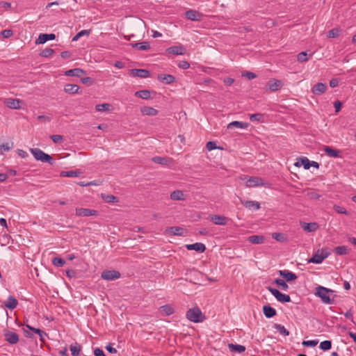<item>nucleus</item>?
<instances>
[{
	"instance_id": "nucleus-1",
	"label": "nucleus",
	"mask_w": 356,
	"mask_h": 356,
	"mask_svg": "<svg viewBox=\"0 0 356 356\" xmlns=\"http://www.w3.org/2000/svg\"><path fill=\"white\" fill-rule=\"evenodd\" d=\"M30 151L37 161H40L44 163H48L51 165L54 164V160L53 159V158L49 154L44 153L40 149L31 148Z\"/></svg>"
},
{
	"instance_id": "nucleus-2",
	"label": "nucleus",
	"mask_w": 356,
	"mask_h": 356,
	"mask_svg": "<svg viewBox=\"0 0 356 356\" xmlns=\"http://www.w3.org/2000/svg\"><path fill=\"white\" fill-rule=\"evenodd\" d=\"M334 291L325 287L318 286L316 288L315 294L320 297L322 301L325 304H332L334 300L331 299L328 293H332Z\"/></svg>"
},
{
	"instance_id": "nucleus-3",
	"label": "nucleus",
	"mask_w": 356,
	"mask_h": 356,
	"mask_svg": "<svg viewBox=\"0 0 356 356\" xmlns=\"http://www.w3.org/2000/svg\"><path fill=\"white\" fill-rule=\"evenodd\" d=\"M186 318L193 323L202 322L204 318L201 310L197 307L189 309L186 312Z\"/></svg>"
},
{
	"instance_id": "nucleus-4",
	"label": "nucleus",
	"mask_w": 356,
	"mask_h": 356,
	"mask_svg": "<svg viewBox=\"0 0 356 356\" xmlns=\"http://www.w3.org/2000/svg\"><path fill=\"white\" fill-rule=\"evenodd\" d=\"M330 252L327 249L318 250L313 256L309 259V263L321 264L326 259Z\"/></svg>"
},
{
	"instance_id": "nucleus-5",
	"label": "nucleus",
	"mask_w": 356,
	"mask_h": 356,
	"mask_svg": "<svg viewBox=\"0 0 356 356\" xmlns=\"http://www.w3.org/2000/svg\"><path fill=\"white\" fill-rule=\"evenodd\" d=\"M101 277L104 280L113 281L120 277V273L115 270H104L102 273Z\"/></svg>"
},
{
	"instance_id": "nucleus-6",
	"label": "nucleus",
	"mask_w": 356,
	"mask_h": 356,
	"mask_svg": "<svg viewBox=\"0 0 356 356\" xmlns=\"http://www.w3.org/2000/svg\"><path fill=\"white\" fill-rule=\"evenodd\" d=\"M261 186H268V184L258 177H250L246 181L247 187H256Z\"/></svg>"
},
{
	"instance_id": "nucleus-7",
	"label": "nucleus",
	"mask_w": 356,
	"mask_h": 356,
	"mask_svg": "<svg viewBox=\"0 0 356 356\" xmlns=\"http://www.w3.org/2000/svg\"><path fill=\"white\" fill-rule=\"evenodd\" d=\"M3 335L5 340L10 344H16L19 341V336L14 332L5 331Z\"/></svg>"
},
{
	"instance_id": "nucleus-8",
	"label": "nucleus",
	"mask_w": 356,
	"mask_h": 356,
	"mask_svg": "<svg viewBox=\"0 0 356 356\" xmlns=\"http://www.w3.org/2000/svg\"><path fill=\"white\" fill-rule=\"evenodd\" d=\"M98 212L94 209H84V208H77L76 209V215L78 216H96Z\"/></svg>"
},
{
	"instance_id": "nucleus-9",
	"label": "nucleus",
	"mask_w": 356,
	"mask_h": 356,
	"mask_svg": "<svg viewBox=\"0 0 356 356\" xmlns=\"http://www.w3.org/2000/svg\"><path fill=\"white\" fill-rule=\"evenodd\" d=\"M56 38L54 33H41L35 40L36 44H44L48 40H52Z\"/></svg>"
},
{
	"instance_id": "nucleus-10",
	"label": "nucleus",
	"mask_w": 356,
	"mask_h": 356,
	"mask_svg": "<svg viewBox=\"0 0 356 356\" xmlns=\"http://www.w3.org/2000/svg\"><path fill=\"white\" fill-rule=\"evenodd\" d=\"M130 74L133 76L147 78L150 75V72L145 69H132L130 70Z\"/></svg>"
},
{
	"instance_id": "nucleus-11",
	"label": "nucleus",
	"mask_w": 356,
	"mask_h": 356,
	"mask_svg": "<svg viewBox=\"0 0 356 356\" xmlns=\"http://www.w3.org/2000/svg\"><path fill=\"white\" fill-rule=\"evenodd\" d=\"M327 88V86L325 83H318L312 88V92L315 95H321L326 91Z\"/></svg>"
},
{
	"instance_id": "nucleus-12",
	"label": "nucleus",
	"mask_w": 356,
	"mask_h": 356,
	"mask_svg": "<svg viewBox=\"0 0 356 356\" xmlns=\"http://www.w3.org/2000/svg\"><path fill=\"white\" fill-rule=\"evenodd\" d=\"M210 220L212 222L218 225H225L227 223L228 218L224 216L211 215Z\"/></svg>"
},
{
	"instance_id": "nucleus-13",
	"label": "nucleus",
	"mask_w": 356,
	"mask_h": 356,
	"mask_svg": "<svg viewBox=\"0 0 356 356\" xmlns=\"http://www.w3.org/2000/svg\"><path fill=\"white\" fill-rule=\"evenodd\" d=\"M267 86L270 91L275 92L280 89L282 87L283 83L280 80L270 79L267 83Z\"/></svg>"
},
{
	"instance_id": "nucleus-14",
	"label": "nucleus",
	"mask_w": 356,
	"mask_h": 356,
	"mask_svg": "<svg viewBox=\"0 0 356 356\" xmlns=\"http://www.w3.org/2000/svg\"><path fill=\"white\" fill-rule=\"evenodd\" d=\"M241 203L248 209L258 210L260 209V203L257 201L240 200Z\"/></svg>"
},
{
	"instance_id": "nucleus-15",
	"label": "nucleus",
	"mask_w": 356,
	"mask_h": 356,
	"mask_svg": "<svg viewBox=\"0 0 356 356\" xmlns=\"http://www.w3.org/2000/svg\"><path fill=\"white\" fill-rule=\"evenodd\" d=\"M157 79L165 84H170L175 81V77L171 74H160L157 76Z\"/></svg>"
},
{
	"instance_id": "nucleus-16",
	"label": "nucleus",
	"mask_w": 356,
	"mask_h": 356,
	"mask_svg": "<svg viewBox=\"0 0 356 356\" xmlns=\"http://www.w3.org/2000/svg\"><path fill=\"white\" fill-rule=\"evenodd\" d=\"M186 248L188 250H195L197 252H204L206 250V246L202 243H195L193 244L186 245Z\"/></svg>"
},
{
	"instance_id": "nucleus-17",
	"label": "nucleus",
	"mask_w": 356,
	"mask_h": 356,
	"mask_svg": "<svg viewBox=\"0 0 356 356\" xmlns=\"http://www.w3.org/2000/svg\"><path fill=\"white\" fill-rule=\"evenodd\" d=\"M166 232L170 233L173 236H184V233H186V230L181 227H170L165 230Z\"/></svg>"
},
{
	"instance_id": "nucleus-18",
	"label": "nucleus",
	"mask_w": 356,
	"mask_h": 356,
	"mask_svg": "<svg viewBox=\"0 0 356 356\" xmlns=\"http://www.w3.org/2000/svg\"><path fill=\"white\" fill-rule=\"evenodd\" d=\"M4 103L10 108L19 109L20 108L21 101L17 99L8 98L5 99Z\"/></svg>"
},
{
	"instance_id": "nucleus-19",
	"label": "nucleus",
	"mask_w": 356,
	"mask_h": 356,
	"mask_svg": "<svg viewBox=\"0 0 356 356\" xmlns=\"http://www.w3.org/2000/svg\"><path fill=\"white\" fill-rule=\"evenodd\" d=\"M185 16L187 19L192 21H199L201 18V14L196 10H189L185 13Z\"/></svg>"
},
{
	"instance_id": "nucleus-20",
	"label": "nucleus",
	"mask_w": 356,
	"mask_h": 356,
	"mask_svg": "<svg viewBox=\"0 0 356 356\" xmlns=\"http://www.w3.org/2000/svg\"><path fill=\"white\" fill-rule=\"evenodd\" d=\"M263 313L264 316L268 318H273L277 314L275 309L269 305H265L263 307Z\"/></svg>"
},
{
	"instance_id": "nucleus-21",
	"label": "nucleus",
	"mask_w": 356,
	"mask_h": 356,
	"mask_svg": "<svg viewBox=\"0 0 356 356\" xmlns=\"http://www.w3.org/2000/svg\"><path fill=\"white\" fill-rule=\"evenodd\" d=\"M86 72L81 68L71 69L65 72L66 76L81 77L82 75L86 74Z\"/></svg>"
},
{
	"instance_id": "nucleus-22",
	"label": "nucleus",
	"mask_w": 356,
	"mask_h": 356,
	"mask_svg": "<svg viewBox=\"0 0 356 356\" xmlns=\"http://www.w3.org/2000/svg\"><path fill=\"white\" fill-rule=\"evenodd\" d=\"M185 49L182 46H172L166 49L168 54H172L175 55H183L184 54Z\"/></svg>"
},
{
	"instance_id": "nucleus-23",
	"label": "nucleus",
	"mask_w": 356,
	"mask_h": 356,
	"mask_svg": "<svg viewBox=\"0 0 356 356\" xmlns=\"http://www.w3.org/2000/svg\"><path fill=\"white\" fill-rule=\"evenodd\" d=\"M18 304L17 300L14 298L13 296H10L7 300L4 302V306L9 309H14L16 308L17 305Z\"/></svg>"
},
{
	"instance_id": "nucleus-24",
	"label": "nucleus",
	"mask_w": 356,
	"mask_h": 356,
	"mask_svg": "<svg viewBox=\"0 0 356 356\" xmlns=\"http://www.w3.org/2000/svg\"><path fill=\"white\" fill-rule=\"evenodd\" d=\"M279 274L280 276L285 278L287 282L293 281L297 279L296 275L289 270H280Z\"/></svg>"
},
{
	"instance_id": "nucleus-25",
	"label": "nucleus",
	"mask_w": 356,
	"mask_h": 356,
	"mask_svg": "<svg viewBox=\"0 0 356 356\" xmlns=\"http://www.w3.org/2000/svg\"><path fill=\"white\" fill-rule=\"evenodd\" d=\"M249 126L247 122H243L239 121H233L227 124V128L228 129H233L234 127L239 129H246Z\"/></svg>"
},
{
	"instance_id": "nucleus-26",
	"label": "nucleus",
	"mask_w": 356,
	"mask_h": 356,
	"mask_svg": "<svg viewBox=\"0 0 356 356\" xmlns=\"http://www.w3.org/2000/svg\"><path fill=\"white\" fill-rule=\"evenodd\" d=\"M79 87L76 84L67 83L64 87V91L69 94H76L79 92Z\"/></svg>"
},
{
	"instance_id": "nucleus-27",
	"label": "nucleus",
	"mask_w": 356,
	"mask_h": 356,
	"mask_svg": "<svg viewBox=\"0 0 356 356\" xmlns=\"http://www.w3.org/2000/svg\"><path fill=\"white\" fill-rule=\"evenodd\" d=\"M309 160L307 157H301L298 159V161L295 163V165L296 167H300L303 165L305 170L309 169Z\"/></svg>"
},
{
	"instance_id": "nucleus-28",
	"label": "nucleus",
	"mask_w": 356,
	"mask_h": 356,
	"mask_svg": "<svg viewBox=\"0 0 356 356\" xmlns=\"http://www.w3.org/2000/svg\"><path fill=\"white\" fill-rule=\"evenodd\" d=\"M302 227L304 230L308 232H315L318 229V226L316 222H304L302 225Z\"/></svg>"
},
{
	"instance_id": "nucleus-29",
	"label": "nucleus",
	"mask_w": 356,
	"mask_h": 356,
	"mask_svg": "<svg viewBox=\"0 0 356 356\" xmlns=\"http://www.w3.org/2000/svg\"><path fill=\"white\" fill-rule=\"evenodd\" d=\"M324 152L326 154L330 157L337 158L339 156L340 151L337 149H334L333 148L325 146L324 148Z\"/></svg>"
},
{
	"instance_id": "nucleus-30",
	"label": "nucleus",
	"mask_w": 356,
	"mask_h": 356,
	"mask_svg": "<svg viewBox=\"0 0 356 356\" xmlns=\"http://www.w3.org/2000/svg\"><path fill=\"white\" fill-rule=\"evenodd\" d=\"M248 241L253 244H261L264 241L263 236L252 235L248 237Z\"/></svg>"
},
{
	"instance_id": "nucleus-31",
	"label": "nucleus",
	"mask_w": 356,
	"mask_h": 356,
	"mask_svg": "<svg viewBox=\"0 0 356 356\" xmlns=\"http://www.w3.org/2000/svg\"><path fill=\"white\" fill-rule=\"evenodd\" d=\"M228 348L232 352L243 353L245 350V347L239 344L228 343Z\"/></svg>"
},
{
	"instance_id": "nucleus-32",
	"label": "nucleus",
	"mask_w": 356,
	"mask_h": 356,
	"mask_svg": "<svg viewBox=\"0 0 356 356\" xmlns=\"http://www.w3.org/2000/svg\"><path fill=\"white\" fill-rule=\"evenodd\" d=\"M70 349L72 356H81V347L79 343H75L74 344H72Z\"/></svg>"
},
{
	"instance_id": "nucleus-33",
	"label": "nucleus",
	"mask_w": 356,
	"mask_h": 356,
	"mask_svg": "<svg viewBox=\"0 0 356 356\" xmlns=\"http://www.w3.org/2000/svg\"><path fill=\"white\" fill-rule=\"evenodd\" d=\"M135 96L143 99H148L150 98V91L148 90H141L135 92Z\"/></svg>"
},
{
	"instance_id": "nucleus-34",
	"label": "nucleus",
	"mask_w": 356,
	"mask_h": 356,
	"mask_svg": "<svg viewBox=\"0 0 356 356\" xmlns=\"http://www.w3.org/2000/svg\"><path fill=\"white\" fill-rule=\"evenodd\" d=\"M170 198L173 200H184V195L181 191H174L170 193Z\"/></svg>"
},
{
	"instance_id": "nucleus-35",
	"label": "nucleus",
	"mask_w": 356,
	"mask_h": 356,
	"mask_svg": "<svg viewBox=\"0 0 356 356\" xmlns=\"http://www.w3.org/2000/svg\"><path fill=\"white\" fill-rule=\"evenodd\" d=\"M141 112L146 115H156L158 113L157 110L149 106H144L141 108Z\"/></svg>"
},
{
	"instance_id": "nucleus-36",
	"label": "nucleus",
	"mask_w": 356,
	"mask_h": 356,
	"mask_svg": "<svg viewBox=\"0 0 356 356\" xmlns=\"http://www.w3.org/2000/svg\"><path fill=\"white\" fill-rule=\"evenodd\" d=\"M152 160L153 162L162 165H168L169 164V159L167 157L154 156Z\"/></svg>"
},
{
	"instance_id": "nucleus-37",
	"label": "nucleus",
	"mask_w": 356,
	"mask_h": 356,
	"mask_svg": "<svg viewBox=\"0 0 356 356\" xmlns=\"http://www.w3.org/2000/svg\"><path fill=\"white\" fill-rule=\"evenodd\" d=\"M160 311L163 312L166 316H170L175 312L174 308L170 305H165L160 307Z\"/></svg>"
},
{
	"instance_id": "nucleus-38",
	"label": "nucleus",
	"mask_w": 356,
	"mask_h": 356,
	"mask_svg": "<svg viewBox=\"0 0 356 356\" xmlns=\"http://www.w3.org/2000/svg\"><path fill=\"white\" fill-rule=\"evenodd\" d=\"M131 46L134 48H138L140 50H147L150 49V45L148 42L131 44Z\"/></svg>"
},
{
	"instance_id": "nucleus-39",
	"label": "nucleus",
	"mask_w": 356,
	"mask_h": 356,
	"mask_svg": "<svg viewBox=\"0 0 356 356\" xmlns=\"http://www.w3.org/2000/svg\"><path fill=\"white\" fill-rule=\"evenodd\" d=\"M81 172L78 170L63 171L60 176L67 177H76L80 175Z\"/></svg>"
},
{
	"instance_id": "nucleus-40",
	"label": "nucleus",
	"mask_w": 356,
	"mask_h": 356,
	"mask_svg": "<svg viewBox=\"0 0 356 356\" xmlns=\"http://www.w3.org/2000/svg\"><path fill=\"white\" fill-rule=\"evenodd\" d=\"M273 327L277 330L280 332V334L284 335V336H289V332L284 327V325H282L280 324H274Z\"/></svg>"
},
{
	"instance_id": "nucleus-41",
	"label": "nucleus",
	"mask_w": 356,
	"mask_h": 356,
	"mask_svg": "<svg viewBox=\"0 0 356 356\" xmlns=\"http://www.w3.org/2000/svg\"><path fill=\"white\" fill-rule=\"evenodd\" d=\"M334 251L338 255H345L348 253V248L345 245L337 246L334 248Z\"/></svg>"
},
{
	"instance_id": "nucleus-42",
	"label": "nucleus",
	"mask_w": 356,
	"mask_h": 356,
	"mask_svg": "<svg viewBox=\"0 0 356 356\" xmlns=\"http://www.w3.org/2000/svg\"><path fill=\"white\" fill-rule=\"evenodd\" d=\"M102 198L106 202H118V198L113 195H106V194H102Z\"/></svg>"
},
{
	"instance_id": "nucleus-43",
	"label": "nucleus",
	"mask_w": 356,
	"mask_h": 356,
	"mask_svg": "<svg viewBox=\"0 0 356 356\" xmlns=\"http://www.w3.org/2000/svg\"><path fill=\"white\" fill-rule=\"evenodd\" d=\"M319 348L324 351L328 350L332 348V341L329 340L323 341L321 342Z\"/></svg>"
},
{
	"instance_id": "nucleus-44",
	"label": "nucleus",
	"mask_w": 356,
	"mask_h": 356,
	"mask_svg": "<svg viewBox=\"0 0 356 356\" xmlns=\"http://www.w3.org/2000/svg\"><path fill=\"white\" fill-rule=\"evenodd\" d=\"M111 105L108 103H104L101 104H97L95 106V108L97 111H107L110 110Z\"/></svg>"
},
{
	"instance_id": "nucleus-45",
	"label": "nucleus",
	"mask_w": 356,
	"mask_h": 356,
	"mask_svg": "<svg viewBox=\"0 0 356 356\" xmlns=\"http://www.w3.org/2000/svg\"><path fill=\"white\" fill-rule=\"evenodd\" d=\"M54 54V50L51 48H46L43 49L40 53V56L45 58H49Z\"/></svg>"
},
{
	"instance_id": "nucleus-46",
	"label": "nucleus",
	"mask_w": 356,
	"mask_h": 356,
	"mask_svg": "<svg viewBox=\"0 0 356 356\" xmlns=\"http://www.w3.org/2000/svg\"><path fill=\"white\" fill-rule=\"evenodd\" d=\"M276 299L280 302H289L291 301V298L289 295L282 293L281 292Z\"/></svg>"
},
{
	"instance_id": "nucleus-47",
	"label": "nucleus",
	"mask_w": 356,
	"mask_h": 356,
	"mask_svg": "<svg viewBox=\"0 0 356 356\" xmlns=\"http://www.w3.org/2000/svg\"><path fill=\"white\" fill-rule=\"evenodd\" d=\"M274 283L279 286L282 290H286L289 288L288 284L284 280L282 279H276L274 281Z\"/></svg>"
},
{
	"instance_id": "nucleus-48",
	"label": "nucleus",
	"mask_w": 356,
	"mask_h": 356,
	"mask_svg": "<svg viewBox=\"0 0 356 356\" xmlns=\"http://www.w3.org/2000/svg\"><path fill=\"white\" fill-rule=\"evenodd\" d=\"M52 264L57 267H62L65 265V261L60 257H54L52 259Z\"/></svg>"
},
{
	"instance_id": "nucleus-49",
	"label": "nucleus",
	"mask_w": 356,
	"mask_h": 356,
	"mask_svg": "<svg viewBox=\"0 0 356 356\" xmlns=\"http://www.w3.org/2000/svg\"><path fill=\"white\" fill-rule=\"evenodd\" d=\"M14 144L13 142L11 143H6L0 145V149L1 153L3 152H8L12 148H13Z\"/></svg>"
},
{
	"instance_id": "nucleus-50",
	"label": "nucleus",
	"mask_w": 356,
	"mask_h": 356,
	"mask_svg": "<svg viewBox=\"0 0 356 356\" xmlns=\"http://www.w3.org/2000/svg\"><path fill=\"white\" fill-rule=\"evenodd\" d=\"M272 236L274 239L280 242H284L286 240V237L283 233H273Z\"/></svg>"
},
{
	"instance_id": "nucleus-51",
	"label": "nucleus",
	"mask_w": 356,
	"mask_h": 356,
	"mask_svg": "<svg viewBox=\"0 0 356 356\" xmlns=\"http://www.w3.org/2000/svg\"><path fill=\"white\" fill-rule=\"evenodd\" d=\"M90 33V30H82L80 32H79L73 38H72V41H76L78 40L81 37L83 36V35H87L88 36Z\"/></svg>"
},
{
	"instance_id": "nucleus-52",
	"label": "nucleus",
	"mask_w": 356,
	"mask_h": 356,
	"mask_svg": "<svg viewBox=\"0 0 356 356\" xmlns=\"http://www.w3.org/2000/svg\"><path fill=\"white\" fill-rule=\"evenodd\" d=\"M307 54L306 51H302L299 53L297 56L298 61L302 63L308 60Z\"/></svg>"
},
{
	"instance_id": "nucleus-53",
	"label": "nucleus",
	"mask_w": 356,
	"mask_h": 356,
	"mask_svg": "<svg viewBox=\"0 0 356 356\" xmlns=\"http://www.w3.org/2000/svg\"><path fill=\"white\" fill-rule=\"evenodd\" d=\"M318 343V340H308V341H303L302 344L304 346L307 347H314L316 346Z\"/></svg>"
},
{
	"instance_id": "nucleus-54",
	"label": "nucleus",
	"mask_w": 356,
	"mask_h": 356,
	"mask_svg": "<svg viewBox=\"0 0 356 356\" xmlns=\"http://www.w3.org/2000/svg\"><path fill=\"white\" fill-rule=\"evenodd\" d=\"M334 210L338 213L349 215L348 211L344 207H340L339 205H334Z\"/></svg>"
},
{
	"instance_id": "nucleus-55",
	"label": "nucleus",
	"mask_w": 356,
	"mask_h": 356,
	"mask_svg": "<svg viewBox=\"0 0 356 356\" xmlns=\"http://www.w3.org/2000/svg\"><path fill=\"white\" fill-rule=\"evenodd\" d=\"M340 29H332L328 32L327 36L329 38H336L340 34Z\"/></svg>"
},
{
	"instance_id": "nucleus-56",
	"label": "nucleus",
	"mask_w": 356,
	"mask_h": 356,
	"mask_svg": "<svg viewBox=\"0 0 356 356\" xmlns=\"http://www.w3.org/2000/svg\"><path fill=\"white\" fill-rule=\"evenodd\" d=\"M50 138L55 143H60L63 140V137L61 135H51Z\"/></svg>"
},
{
	"instance_id": "nucleus-57",
	"label": "nucleus",
	"mask_w": 356,
	"mask_h": 356,
	"mask_svg": "<svg viewBox=\"0 0 356 356\" xmlns=\"http://www.w3.org/2000/svg\"><path fill=\"white\" fill-rule=\"evenodd\" d=\"M307 196L311 200H318L321 197V195L314 191L308 192Z\"/></svg>"
},
{
	"instance_id": "nucleus-58",
	"label": "nucleus",
	"mask_w": 356,
	"mask_h": 356,
	"mask_svg": "<svg viewBox=\"0 0 356 356\" xmlns=\"http://www.w3.org/2000/svg\"><path fill=\"white\" fill-rule=\"evenodd\" d=\"M26 327L29 330H31L32 332H33L35 334H45V332L43 330H40V329L35 328L33 327L30 326L29 325H26Z\"/></svg>"
},
{
	"instance_id": "nucleus-59",
	"label": "nucleus",
	"mask_w": 356,
	"mask_h": 356,
	"mask_svg": "<svg viewBox=\"0 0 356 356\" xmlns=\"http://www.w3.org/2000/svg\"><path fill=\"white\" fill-rule=\"evenodd\" d=\"M206 147L209 151H211L218 148L216 144L213 141H209L207 143Z\"/></svg>"
},
{
	"instance_id": "nucleus-60",
	"label": "nucleus",
	"mask_w": 356,
	"mask_h": 356,
	"mask_svg": "<svg viewBox=\"0 0 356 356\" xmlns=\"http://www.w3.org/2000/svg\"><path fill=\"white\" fill-rule=\"evenodd\" d=\"M13 34V31L10 29H6V30H3L2 32H1V35L3 38H10V36H12Z\"/></svg>"
},
{
	"instance_id": "nucleus-61",
	"label": "nucleus",
	"mask_w": 356,
	"mask_h": 356,
	"mask_svg": "<svg viewBox=\"0 0 356 356\" xmlns=\"http://www.w3.org/2000/svg\"><path fill=\"white\" fill-rule=\"evenodd\" d=\"M262 118V115L260 113L252 114L250 117L251 121H260Z\"/></svg>"
},
{
	"instance_id": "nucleus-62",
	"label": "nucleus",
	"mask_w": 356,
	"mask_h": 356,
	"mask_svg": "<svg viewBox=\"0 0 356 356\" xmlns=\"http://www.w3.org/2000/svg\"><path fill=\"white\" fill-rule=\"evenodd\" d=\"M242 76L247 77L250 80L257 77V75L251 72H245L242 74Z\"/></svg>"
},
{
	"instance_id": "nucleus-63",
	"label": "nucleus",
	"mask_w": 356,
	"mask_h": 356,
	"mask_svg": "<svg viewBox=\"0 0 356 356\" xmlns=\"http://www.w3.org/2000/svg\"><path fill=\"white\" fill-rule=\"evenodd\" d=\"M178 67L179 68H181V69H184V70H186V69H188L190 67V64L187 61H180L178 63Z\"/></svg>"
},
{
	"instance_id": "nucleus-64",
	"label": "nucleus",
	"mask_w": 356,
	"mask_h": 356,
	"mask_svg": "<svg viewBox=\"0 0 356 356\" xmlns=\"http://www.w3.org/2000/svg\"><path fill=\"white\" fill-rule=\"evenodd\" d=\"M94 355L95 356H106L104 351L99 348H97L94 350Z\"/></svg>"
}]
</instances>
